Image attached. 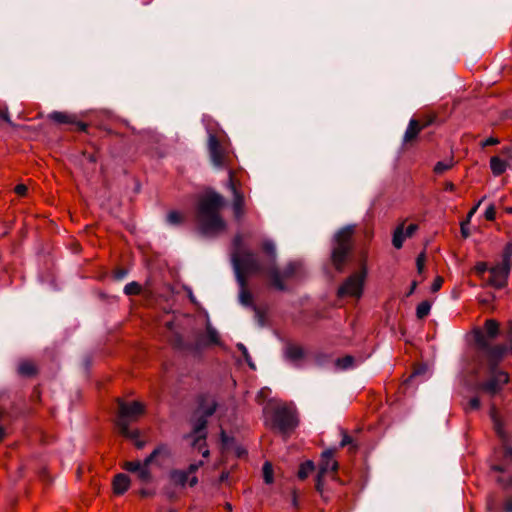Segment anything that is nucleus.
Returning <instances> with one entry per match:
<instances>
[{
  "mask_svg": "<svg viewBox=\"0 0 512 512\" xmlns=\"http://www.w3.org/2000/svg\"><path fill=\"white\" fill-rule=\"evenodd\" d=\"M228 188L232 191L234 200H233V210L236 217H240L243 213L244 206V195L236 188V184L234 181L233 173L231 170L228 171Z\"/></svg>",
  "mask_w": 512,
  "mask_h": 512,
  "instance_id": "f3484780",
  "label": "nucleus"
},
{
  "mask_svg": "<svg viewBox=\"0 0 512 512\" xmlns=\"http://www.w3.org/2000/svg\"><path fill=\"white\" fill-rule=\"evenodd\" d=\"M208 153L211 164L215 168L225 167V153L222 145L215 134L210 133L208 137Z\"/></svg>",
  "mask_w": 512,
  "mask_h": 512,
  "instance_id": "f8f14e48",
  "label": "nucleus"
},
{
  "mask_svg": "<svg viewBox=\"0 0 512 512\" xmlns=\"http://www.w3.org/2000/svg\"><path fill=\"white\" fill-rule=\"evenodd\" d=\"M266 423L272 430L282 435L290 434L298 425L295 411L287 405L280 404L265 409Z\"/></svg>",
  "mask_w": 512,
  "mask_h": 512,
  "instance_id": "f03ea898",
  "label": "nucleus"
},
{
  "mask_svg": "<svg viewBox=\"0 0 512 512\" xmlns=\"http://www.w3.org/2000/svg\"><path fill=\"white\" fill-rule=\"evenodd\" d=\"M453 166V161L450 160L449 162L439 161L434 166V172L436 174H442L445 171L449 170Z\"/></svg>",
  "mask_w": 512,
  "mask_h": 512,
  "instance_id": "ea45409f",
  "label": "nucleus"
},
{
  "mask_svg": "<svg viewBox=\"0 0 512 512\" xmlns=\"http://www.w3.org/2000/svg\"><path fill=\"white\" fill-rule=\"evenodd\" d=\"M417 224H410L406 230H404V234L406 237H411L417 230H418Z\"/></svg>",
  "mask_w": 512,
  "mask_h": 512,
  "instance_id": "5fc2aeb1",
  "label": "nucleus"
},
{
  "mask_svg": "<svg viewBox=\"0 0 512 512\" xmlns=\"http://www.w3.org/2000/svg\"><path fill=\"white\" fill-rule=\"evenodd\" d=\"M431 310V303L428 300L422 301L416 308V316L418 319L426 318Z\"/></svg>",
  "mask_w": 512,
  "mask_h": 512,
  "instance_id": "473e14b6",
  "label": "nucleus"
},
{
  "mask_svg": "<svg viewBox=\"0 0 512 512\" xmlns=\"http://www.w3.org/2000/svg\"><path fill=\"white\" fill-rule=\"evenodd\" d=\"M134 474L142 484H149L153 481V475L151 471L143 464Z\"/></svg>",
  "mask_w": 512,
  "mask_h": 512,
  "instance_id": "cd10ccee",
  "label": "nucleus"
},
{
  "mask_svg": "<svg viewBox=\"0 0 512 512\" xmlns=\"http://www.w3.org/2000/svg\"><path fill=\"white\" fill-rule=\"evenodd\" d=\"M486 338L495 339L499 335V323L494 319L485 321Z\"/></svg>",
  "mask_w": 512,
  "mask_h": 512,
  "instance_id": "393cba45",
  "label": "nucleus"
},
{
  "mask_svg": "<svg viewBox=\"0 0 512 512\" xmlns=\"http://www.w3.org/2000/svg\"><path fill=\"white\" fill-rule=\"evenodd\" d=\"M406 236L404 234V224L397 226L393 233L392 244L396 249H400L403 246Z\"/></svg>",
  "mask_w": 512,
  "mask_h": 512,
  "instance_id": "bb28decb",
  "label": "nucleus"
},
{
  "mask_svg": "<svg viewBox=\"0 0 512 512\" xmlns=\"http://www.w3.org/2000/svg\"><path fill=\"white\" fill-rule=\"evenodd\" d=\"M334 453V449H326L325 451L322 452L321 459L333 460Z\"/></svg>",
  "mask_w": 512,
  "mask_h": 512,
  "instance_id": "6e6d98bb",
  "label": "nucleus"
},
{
  "mask_svg": "<svg viewBox=\"0 0 512 512\" xmlns=\"http://www.w3.org/2000/svg\"><path fill=\"white\" fill-rule=\"evenodd\" d=\"M315 361L318 365L322 366L329 361V356L324 353H318L315 356Z\"/></svg>",
  "mask_w": 512,
  "mask_h": 512,
  "instance_id": "864d4df0",
  "label": "nucleus"
},
{
  "mask_svg": "<svg viewBox=\"0 0 512 512\" xmlns=\"http://www.w3.org/2000/svg\"><path fill=\"white\" fill-rule=\"evenodd\" d=\"M481 406V402H480V399L479 397L475 396V397H472L469 402H468V406L465 408L466 411L468 410H477L479 409Z\"/></svg>",
  "mask_w": 512,
  "mask_h": 512,
  "instance_id": "49530a36",
  "label": "nucleus"
},
{
  "mask_svg": "<svg viewBox=\"0 0 512 512\" xmlns=\"http://www.w3.org/2000/svg\"><path fill=\"white\" fill-rule=\"evenodd\" d=\"M237 349L241 352V354H242L243 358L245 359V361L247 362L248 366L251 369L256 370V365L252 361V358H251V356H250L246 346L243 343H238L237 344Z\"/></svg>",
  "mask_w": 512,
  "mask_h": 512,
  "instance_id": "c9c22d12",
  "label": "nucleus"
},
{
  "mask_svg": "<svg viewBox=\"0 0 512 512\" xmlns=\"http://www.w3.org/2000/svg\"><path fill=\"white\" fill-rule=\"evenodd\" d=\"M355 358L351 355H346L341 358H337L335 365L341 370H348L354 368Z\"/></svg>",
  "mask_w": 512,
  "mask_h": 512,
  "instance_id": "c85d7f7f",
  "label": "nucleus"
},
{
  "mask_svg": "<svg viewBox=\"0 0 512 512\" xmlns=\"http://www.w3.org/2000/svg\"><path fill=\"white\" fill-rule=\"evenodd\" d=\"M141 291V286L139 283L133 281L125 285L124 287V293L126 295H137Z\"/></svg>",
  "mask_w": 512,
  "mask_h": 512,
  "instance_id": "58836bf2",
  "label": "nucleus"
},
{
  "mask_svg": "<svg viewBox=\"0 0 512 512\" xmlns=\"http://www.w3.org/2000/svg\"><path fill=\"white\" fill-rule=\"evenodd\" d=\"M499 143V140L497 138H494V137H489L487 138L484 142H483V146H491V145H496Z\"/></svg>",
  "mask_w": 512,
  "mask_h": 512,
  "instance_id": "e2e57ef3",
  "label": "nucleus"
},
{
  "mask_svg": "<svg viewBox=\"0 0 512 512\" xmlns=\"http://www.w3.org/2000/svg\"><path fill=\"white\" fill-rule=\"evenodd\" d=\"M225 205L224 197L209 189L203 199L200 200L196 211V220L199 232L203 236H215L226 227V223L219 211Z\"/></svg>",
  "mask_w": 512,
  "mask_h": 512,
  "instance_id": "f257e3e1",
  "label": "nucleus"
},
{
  "mask_svg": "<svg viewBox=\"0 0 512 512\" xmlns=\"http://www.w3.org/2000/svg\"><path fill=\"white\" fill-rule=\"evenodd\" d=\"M142 466V461L136 460V461H126L123 464V469H125L128 472L135 473L139 468Z\"/></svg>",
  "mask_w": 512,
  "mask_h": 512,
  "instance_id": "79ce46f5",
  "label": "nucleus"
},
{
  "mask_svg": "<svg viewBox=\"0 0 512 512\" xmlns=\"http://www.w3.org/2000/svg\"><path fill=\"white\" fill-rule=\"evenodd\" d=\"M501 154L504 156L503 161L507 163L509 168L512 167V148L506 147L501 150Z\"/></svg>",
  "mask_w": 512,
  "mask_h": 512,
  "instance_id": "c03bdc74",
  "label": "nucleus"
},
{
  "mask_svg": "<svg viewBox=\"0 0 512 512\" xmlns=\"http://www.w3.org/2000/svg\"><path fill=\"white\" fill-rule=\"evenodd\" d=\"M354 225L342 227L334 236V247L331 253L332 262L338 272H342L344 264L352 251L351 238L354 233Z\"/></svg>",
  "mask_w": 512,
  "mask_h": 512,
  "instance_id": "20e7f679",
  "label": "nucleus"
},
{
  "mask_svg": "<svg viewBox=\"0 0 512 512\" xmlns=\"http://www.w3.org/2000/svg\"><path fill=\"white\" fill-rule=\"evenodd\" d=\"M263 478L266 484H272L274 482L273 467L270 462H265L263 465Z\"/></svg>",
  "mask_w": 512,
  "mask_h": 512,
  "instance_id": "e433bc0d",
  "label": "nucleus"
},
{
  "mask_svg": "<svg viewBox=\"0 0 512 512\" xmlns=\"http://www.w3.org/2000/svg\"><path fill=\"white\" fill-rule=\"evenodd\" d=\"M184 217L177 211H171L167 215V223L173 226L182 224Z\"/></svg>",
  "mask_w": 512,
  "mask_h": 512,
  "instance_id": "4c0bfd02",
  "label": "nucleus"
},
{
  "mask_svg": "<svg viewBox=\"0 0 512 512\" xmlns=\"http://www.w3.org/2000/svg\"><path fill=\"white\" fill-rule=\"evenodd\" d=\"M255 309V316L257 318V322L260 326H263L264 325V316L263 314L256 308L254 307Z\"/></svg>",
  "mask_w": 512,
  "mask_h": 512,
  "instance_id": "0e129e2a",
  "label": "nucleus"
},
{
  "mask_svg": "<svg viewBox=\"0 0 512 512\" xmlns=\"http://www.w3.org/2000/svg\"><path fill=\"white\" fill-rule=\"evenodd\" d=\"M488 270V266L485 262H478L476 265H475V272L479 275V276H483L484 273Z\"/></svg>",
  "mask_w": 512,
  "mask_h": 512,
  "instance_id": "603ef678",
  "label": "nucleus"
},
{
  "mask_svg": "<svg viewBox=\"0 0 512 512\" xmlns=\"http://www.w3.org/2000/svg\"><path fill=\"white\" fill-rule=\"evenodd\" d=\"M300 264L297 262H289L282 270L276 264H267L264 270V276L268 279L270 286L279 290L287 291L288 287L284 280L295 277Z\"/></svg>",
  "mask_w": 512,
  "mask_h": 512,
  "instance_id": "0eeeda50",
  "label": "nucleus"
},
{
  "mask_svg": "<svg viewBox=\"0 0 512 512\" xmlns=\"http://www.w3.org/2000/svg\"><path fill=\"white\" fill-rule=\"evenodd\" d=\"M130 478L124 473L116 474L113 480V490L117 495L124 494L130 487Z\"/></svg>",
  "mask_w": 512,
  "mask_h": 512,
  "instance_id": "412c9836",
  "label": "nucleus"
},
{
  "mask_svg": "<svg viewBox=\"0 0 512 512\" xmlns=\"http://www.w3.org/2000/svg\"><path fill=\"white\" fill-rule=\"evenodd\" d=\"M426 372H427V366L425 364H420V365L416 366L414 368L413 372L411 373V375L405 381V384L410 385L415 378L425 375Z\"/></svg>",
  "mask_w": 512,
  "mask_h": 512,
  "instance_id": "f704fd0d",
  "label": "nucleus"
},
{
  "mask_svg": "<svg viewBox=\"0 0 512 512\" xmlns=\"http://www.w3.org/2000/svg\"><path fill=\"white\" fill-rule=\"evenodd\" d=\"M171 456L170 448L167 444H159L150 455H148L143 461L142 464L146 467H150V465L155 464L160 466V460L168 459Z\"/></svg>",
  "mask_w": 512,
  "mask_h": 512,
  "instance_id": "dca6fc26",
  "label": "nucleus"
},
{
  "mask_svg": "<svg viewBox=\"0 0 512 512\" xmlns=\"http://www.w3.org/2000/svg\"><path fill=\"white\" fill-rule=\"evenodd\" d=\"M485 218L488 220V221H493L496 217V209H495V206L494 205H489L486 210H485Z\"/></svg>",
  "mask_w": 512,
  "mask_h": 512,
  "instance_id": "de8ad7c7",
  "label": "nucleus"
},
{
  "mask_svg": "<svg viewBox=\"0 0 512 512\" xmlns=\"http://www.w3.org/2000/svg\"><path fill=\"white\" fill-rule=\"evenodd\" d=\"M231 263L235 275L236 268L240 270L243 277H247L249 273H262L264 275L265 266L261 264L257 254L251 249L232 252Z\"/></svg>",
  "mask_w": 512,
  "mask_h": 512,
  "instance_id": "6e6552de",
  "label": "nucleus"
},
{
  "mask_svg": "<svg viewBox=\"0 0 512 512\" xmlns=\"http://www.w3.org/2000/svg\"><path fill=\"white\" fill-rule=\"evenodd\" d=\"M504 512H512V498H508L503 506Z\"/></svg>",
  "mask_w": 512,
  "mask_h": 512,
  "instance_id": "69168bd1",
  "label": "nucleus"
},
{
  "mask_svg": "<svg viewBox=\"0 0 512 512\" xmlns=\"http://www.w3.org/2000/svg\"><path fill=\"white\" fill-rule=\"evenodd\" d=\"M337 469H338V463L335 460L321 459L318 472L326 475L330 471L336 472Z\"/></svg>",
  "mask_w": 512,
  "mask_h": 512,
  "instance_id": "c756f323",
  "label": "nucleus"
},
{
  "mask_svg": "<svg viewBox=\"0 0 512 512\" xmlns=\"http://www.w3.org/2000/svg\"><path fill=\"white\" fill-rule=\"evenodd\" d=\"M232 245H233V251L232 252H240L242 250H246L247 249L246 247H244L243 237H242L241 234L235 235V237L233 238V241H232Z\"/></svg>",
  "mask_w": 512,
  "mask_h": 512,
  "instance_id": "a19ab883",
  "label": "nucleus"
},
{
  "mask_svg": "<svg viewBox=\"0 0 512 512\" xmlns=\"http://www.w3.org/2000/svg\"><path fill=\"white\" fill-rule=\"evenodd\" d=\"M15 193H17L19 196H25L26 193H27V186L24 185V184H18L16 187H15Z\"/></svg>",
  "mask_w": 512,
  "mask_h": 512,
  "instance_id": "4d7b16f0",
  "label": "nucleus"
},
{
  "mask_svg": "<svg viewBox=\"0 0 512 512\" xmlns=\"http://www.w3.org/2000/svg\"><path fill=\"white\" fill-rule=\"evenodd\" d=\"M283 357L294 367L298 368L301 366V362L305 359L306 352L301 346L291 341H286L283 348Z\"/></svg>",
  "mask_w": 512,
  "mask_h": 512,
  "instance_id": "4468645a",
  "label": "nucleus"
},
{
  "mask_svg": "<svg viewBox=\"0 0 512 512\" xmlns=\"http://www.w3.org/2000/svg\"><path fill=\"white\" fill-rule=\"evenodd\" d=\"M18 372L24 377H32L36 374L35 366L30 362H23L18 367Z\"/></svg>",
  "mask_w": 512,
  "mask_h": 512,
  "instance_id": "72a5a7b5",
  "label": "nucleus"
},
{
  "mask_svg": "<svg viewBox=\"0 0 512 512\" xmlns=\"http://www.w3.org/2000/svg\"><path fill=\"white\" fill-rule=\"evenodd\" d=\"M0 119L4 120L5 122H7L9 125H13L11 119H10V116L8 114V112H3V111H0Z\"/></svg>",
  "mask_w": 512,
  "mask_h": 512,
  "instance_id": "774afa93",
  "label": "nucleus"
},
{
  "mask_svg": "<svg viewBox=\"0 0 512 512\" xmlns=\"http://www.w3.org/2000/svg\"><path fill=\"white\" fill-rule=\"evenodd\" d=\"M500 484L506 486V487H510L512 486V475L509 476L507 479L503 478V477H499L498 480H497Z\"/></svg>",
  "mask_w": 512,
  "mask_h": 512,
  "instance_id": "680f3d73",
  "label": "nucleus"
},
{
  "mask_svg": "<svg viewBox=\"0 0 512 512\" xmlns=\"http://www.w3.org/2000/svg\"><path fill=\"white\" fill-rule=\"evenodd\" d=\"M444 280L441 276H437L431 285V291L437 292L441 289Z\"/></svg>",
  "mask_w": 512,
  "mask_h": 512,
  "instance_id": "3c124183",
  "label": "nucleus"
},
{
  "mask_svg": "<svg viewBox=\"0 0 512 512\" xmlns=\"http://www.w3.org/2000/svg\"><path fill=\"white\" fill-rule=\"evenodd\" d=\"M196 409L194 410L195 415H202L207 418L214 415L218 408V402L213 395L210 393H201L196 399Z\"/></svg>",
  "mask_w": 512,
  "mask_h": 512,
  "instance_id": "ddd939ff",
  "label": "nucleus"
},
{
  "mask_svg": "<svg viewBox=\"0 0 512 512\" xmlns=\"http://www.w3.org/2000/svg\"><path fill=\"white\" fill-rule=\"evenodd\" d=\"M210 344L204 333L197 334L195 341L191 343L188 348L195 354H200L205 348L209 347Z\"/></svg>",
  "mask_w": 512,
  "mask_h": 512,
  "instance_id": "4be33fe9",
  "label": "nucleus"
},
{
  "mask_svg": "<svg viewBox=\"0 0 512 512\" xmlns=\"http://www.w3.org/2000/svg\"><path fill=\"white\" fill-rule=\"evenodd\" d=\"M236 281L240 287L239 301L244 306H252V294L247 289L248 280L247 277H243L240 270L236 268Z\"/></svg>",
  "mask_w": 512,
  "mask_h": 512,
  "instance_id": "6ab92c4d",
  "label": "nucleus"
},
{
  "mask_svg": "<svg viewBox=\"0 0 512 512\" xmlns=\"http://www.w3.org/2000/svg\"><path fill=\"white\" fill-rule=\"evenodd\" d=\"M490 168L495 176L502 175L508 168L507 163L498 156H493L490 159Z\"/></svg>",
  "mask_w": 512,
  "mask_h": 512,
  "instance_id": "5701e85b",
  "label": "nucleus"
},
{
  "mask_svg": "<svg viewBox=\"0 0 512 512\" xmlns=\"http://www.w3.org/2000/svg\"><path fill=\"white\" fill-rule=\"evenodd\" d=\"M324 477H325V474H321L320 472H318L317 476H316V483H315V489L317 492H319L321 494L322 497H323Z\"/></svg>",
  "mask_w": 512,
  "mask_h": 512,
  "instance_id": "a18cd8bd",
  "label": "nucleus"
},
{
  "mask_svg": "<svg viewBox=\"0 0 512 512\" xmlns=\"http://www.w3.org/2000/svg\"><path fill=\"white\" fill-rule=\"evenodd\" d=\"M474 340L479 351L482 352L487 359L488 369H498L499 362L510 352V346L508 347L504 344L491 345L485 333L479 329L474 333Z\"/></svg>",
  "mask_w": 512,
  "mask_h": 512,
  "instance_id": "39448f33",
  "label": "nucleus"
},
{
  "mask_svg": "<svg viewBox=\"0 0 512 512\" xmlns=\"http://www.w3.org/2000/svg\"><path fill=\"white\" fill-rule=\"evenodd\" d=\"M315 469V465H314V462L311 461V460H307L305 462H303L300 467H299V471H298V477L299 479L301 480H304L308 477V475L313 472Z\"/></svg>",
  "mask_w": 512,
  "mask_h": 512,
  "instance_id": "7c9ffc66",
  "label": "nucleus"
},
{
  "mask_svg": "<svg viewBox=\"0 0 512 512\" xmlns=\"http://www.w3.org/2000/svg\"><path fill=\"white\" fill-rule=\"evenodd\" d=\"M134 445L137 449H143L146 445V442L144 440H140L139 437L134 438Z\"/></svg>",
  "mask_w": 512,
  "mask_h": 512,
  "instance_id": "338daca9",
  "label": "nucleus"
},
{
  "mask_svg": "<svg viewBox=\"0 0 512 512\" xmlns=\"http://www.w3.org/2000/svg\"><path fill=\"white\" fill-rule=\"evenodd\" d=\"M367 276V268L364 258L361 259L359 271L350 275L344 283L338 288V296H352L360 298L363 293L364 282Z\"/></svg>",
  "mask_w": 512,
  "mask_h": 512,
  "instance_id": "1a4fd4ad",
  "label": "nucleus"
},
{
  "mask_svg": "<svg viewBox=\"0 0 512 512\" xmlns=\"http://www.w3.org/2000/svg\"><path fill=\"white\" fill-rule=\"evenodd\" d=\"M208 418L202 415H195L193 412L192 415V434L196 436V439L194 441V445H201V442H205L207 438V425H208Z\"/></svg>",
  "mask_w": 512,
  "mask_h": 512,
  "instance_id": "2eb2a0df",
  "label": "nucleus"
},
{
  "mask_svg": "<svg viewBox=\"0 0 512 512\" xmlns=\"http://www.w3.org/2000/svg\"><path fill=\"white\" fill-rule=\"evenodd\" d=\"M201 465H202V461H200L199 463H192L188 466V469L186 472L188 473V475L193 474L199 469V467Z\"/></svg>",
  "mask_w": 512,
  "mask_h": 512,
  "instance_id": "052dcab7",
  "label": "nucleus"
},
{
  "mask_svg": "<svg viewBox=\"0 0 512 512\" xmlns=\"http://www.w3.org/2000/svg\"><path fill=\"white\" fill-rule=\"evenodd\" d=\"M127 275H128V269L123 268V267H117L113 271V278L117 281L124 280L127 277Z\"/></svg>",
  "mask_w": 512,
  "mask_h": 512,
  "instance_id": "37998d69",
  "label": "nucleus"
},
{
  "mask_svg": "<svg viewBox=\"0 0 512 512\" xmlns=\"http://www.w3.org/2000/svg\"><path fill=\"white\" fill-rule=\"evenodd\" d=\"M49 118L58 124H73L77 130L86 132L88 125L82 121H78L74 115H69L64 112L53 111L49 114Z\"/></svg>",
  "mask_w": 512,
  "mask_h": 512,
  "instance_id": "a211bd4d",
  "label": "nucleus"
},
{
  "mask_svg": "<svg viewBox=\"0 0 512 512\" xmlns=\"http://www.w3.org/2000/svg\"><path fill=\"white\" fill-rule=\"evenodd\" d=\"M221 441L224 445H230L234 438L228 436L224 430L221 431Z\"/></svg>",
  "mask_w": 512,
  "mask_h": 512,
  "instance_id": "13d9d810",
  "label": "nucleus"
},
{
  "mask_svg": "<svg viewBox=\"0 0 512 512\" xmlns=\"http://www.w3.org/2000/svg\"><path fill=\"white\" fill-rule=\"evenodd\" d=\"M352 443V437L346 433L343 434L342 440L340 442V447H345Z\"/></svg>",
  "mask_w": 512,
  "mask_h": 512,
  "instance_id": "bf43d9fd",
  "label": "nucleus"
},
{
  "mask_svg": "<svg viewBox=\"0 0 512 512\" xmlns=\"http://www.w3.org/2000/svg\"><path fill=\"white\" fill-rule=\"evenodd\" d=\"M144 413V405L138 401L125 402L118 400V419L116 422L119 433L127 438L134 439L140 436L139 430H131L129 423L138 419Z\"/></svg>",
  "mask_w": 512,
  "mask_h": 512,
  "instance_id": "7ed1b4c3",
  "label": "nucleus"
},
{
  "mask_svg": "<svg viewBox=\"0 0 512 512\" xmlns=\"http://www.w3.org/2000/svg\"><path fill=\"white\" fill-rule=\"evenodd\" d=\"M262 249L264 253H266L270 257L269 264H276V247L275 244L271 240H265L262 244Z\"/></svg>",
  "mask_w": 512,
  "mask_h": 512,
  "instance_id": "2f4dec72",
  "label": "nucleus"
},
{
  "mask_svg": "<svg viewBox=\"0 0 512 512\" xmlns=\"http://www.w3.org/2000/svg\"><path fill=\"white\" fill-rule=\"evenodd\" d=\"M469 224V219H466L461 223V235L463 238H468L470 236Z\"/></svg>",
  "mask_w": 512,
  "mask_h": 512,
  "instance_id": "8fccbe9b",
  "label": "nucleus"
},
{
  "mask_svg": "<svg viewBox=\"0 0 512 512\" xmlns=\"http://www.w3.org/2000/svg\"><path fill=\"white\" fill-rule=\"evenodd\" d=\"M170 480L176 484L184 487L188 482V473L184 470L173 469L169 473Z\"/></svg>",
  "mask_w": 512,
  "mask_h": 512,
  "instance_id": "b1692460",
  "label": "nucleus"
},
{
  "mask_svg": "<svg viewBox=\"0 0 512 512\" xmlns=\"http://www.w3.org/2000/svg\"><path fill=\"white\" fill-rule=\"evenodd\" d=\"M512 241L508 242L502 252V261L492 267L487 283L496 289H502L507 285V280L512 268Z\"/></svg>",
  "mask_w": 512,
  "mask_h": 512,
  "instance_id": "423d86ee",
  "label": "nucleus"
},
{
  "mask_svg": "<svg viewBox=\"0 0 512 512\" xmlns=\"http://www.w3.org/2000/svg\"><path fill=\"white\" fill-rule=\"evenodd\" d=\"M490 418L493 422V428L496 435L503 443V456L512 461V447L508 445L509 435L504 430L503 422L498 416L496 407L494 405H492L490 410Z\"/></svg>",
  "mask_w": 512,
  "mask_h": 512,
  "instance_id": "9b49d317",
  "label": "nucleus"
},
{
  "mask_svg": "<svg viewBox=\"0 0 512 512\" xmlns=\"http://www.w3.org/2000/svg\"><path fill=\"white\" fill-rule=\"evenodd\" d=\"M416 266H417L418 273L419 274L423 273L424 266H425V254L424 253H421L418 255V257L416 259Z\"/></svg>",
  "mask_w": 512,
  "mask_h": 512,
  "instance_id": "09e8293b",
  "label": "nucleus"
},
{
  "mask_svg": "<svg viewBox=\"0 0 512 512\" xmlns=\"http://www.w3.org/2000/svg\"><path fill=\"white\" fill-rule=\"evenodd\" d=\"M210 345H220V336L218 331L212 326L208 320L206 323V332L204 333Z\"/></svg>",
  "mask_w": 512,
  "mask_h": 512,
  "instance_id": "a878e982",
  "label": "nucleus"
},
{
  "mask_svg": "<svg viewBox=\"0 0 512 512\" xmlns=\"http://www.w3.org/2000/svg\"><path fill=\"white\" fill-rule=\"evenodd\" d=\"M488 370L489 378L485 381L479 382L476 385V390L487 393L490 396H495L502 390L503 386L508 383L509 375L505 371L499 369Z\"/></svg>",
  "mask_w": 512,
  "mask_h": 512,
  "instance_id": "9d476101",
  "label": "nucleus"
},
{
  "mask_svg": "<svg viewBox=\"0 0 512 512\" xmlns=\"http://www.w3.org/2000/svg\"><path fill=\"white\" fill-rule=\"evenodd\" d=\"M422 129L421 123L417 119L411 118L403 136V143L408 144L414 141Z\"/></svg>",
  "mask_w": 512,
  "mask_h": 512,
  "instance_id": "aec40b11",
  "label": "nucleus"
}]
</instances>
